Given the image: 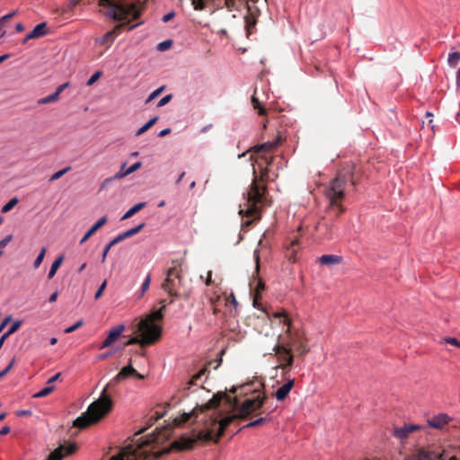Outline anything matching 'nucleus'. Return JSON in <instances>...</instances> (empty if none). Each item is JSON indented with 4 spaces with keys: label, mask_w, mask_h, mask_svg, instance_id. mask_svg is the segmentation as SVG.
Segmentation results:
<instances>
[{
    "label": "nucleus",
    "mask_w": 460,
    "mask_h": 460,
    "mask_svg": "<svg viewBox=\"0 0 460 460\" xmlns=\"http://www.w3.org/2000/svg\"><path fill=\"white\" fill-rule=\"evenodd\" d=\"M266 395L257 396L253 399L245 400L239 407L238 413L218 419L217 416H210L205 422V429L194 431L192 437L182 436L173 441L172 447L177 450L192 449L198 441H217L223 435L226 429L236 419H243L261 409L265 403Z\"/></svg>",
    "instance_id": "nucleus-1"
},
{
    "label": "nucleus",
    "mask_w": 460,
    "mask_h": 460,
    "mask_svg": "<svg viewBox=\"0 0 460 460\" xmlns=\"http://www.w3.org/2000/svg\"><path fill=\"white\" fill-rule=\"evenodd\" d=\"M161 418H149L147 426L138 430L135 437L143 433L146 429L153 426ZM172 434V428L163 426L156 428L151 434L138 438H134L131 443L121 447L118 454L111 456L109 460H152L161 456V452H153L154 444H162L166 441Z\"/></svg>",
    "instance_id": "nucleus-2"
},
{
    "label": "nucleus",
    "mask_w": 460,
    "mask_h": 460,
    "mask_svg": "<svg viewBox=\"0 0 460 460\" xmlns=\"http://www.w3.org/2000/svg\"><path fill=\"white\" fill-rule=\"evenodd\" d=\"M134 374H137V370L131 365L124 367L102 390L100 398L92 402L87 411L75 420L74 426L78 429H85L97 423L107 415L112 408V401L107 394L108 387L115 385Z\"/></svg>",
    "instance_id": "nucleus-3"
},
{
    "label": "nucleus",
    "mask_w": 460,
    "mask_h": 460,
    "mask_svg": "<svg viewBox=\"0 0 460 460\" xmlns=\"http://www.w3.org/2000/svg\"><path fill=\"white\" fill-rule=\"evenodd\" d=\"M162 318H140L134 325L133 332L137 334L141 341V347L155 344L162 337L163 326L158 322Z\"/></svg>",
    "instance_id": "nucleus-4"
},
{
    "label": "nucleus",
    "mask_w": 460,
    "mask_h": 460,
    "mask_svg": "<svg viewBox=\"0 0 460 460\" xmlns=\"http://www.w3.org/2000/svg\"><path fill=\"white\" fill-rule=\"evenodd\" d=\"M222 400H226L227 404L236 406L237 405V399L232 398L230 395H228L226 393H217L213 395V397L207 402L205 404H202L200 406L195 407L191 412L190 413H183L181 416V419H175V424L179 425L181 423H185L190 420L192 416H198L199 412H203L207 410L216 409L219 406Z\"/></svg>",
    "instance_id": "nucleus-5"
},
{
    "label": "nucleus",
    "mask_w": 460,
    "mask_h": 460,
    "mask_svg": "<svg viewBox=\"0 0 460 460\" xmlns=\"http://www.w3.org/2000/svg\"><path fill=\"white\" fill-rule=\"evenodd\" d=\"M347 181V176L340 172L330 182L329 187L325 190V195L330 200V205L333 208H336L339 214L344 211V208L340 201L344 197Z\"/></svg>",
    "instance_id": "nucleus-6"
},
{
    "label": "nucleus",
    "mask_w": 460,
    "mask_h": 460,
    "mask_svg": "<svg viewBox=\"0 0 460 460\" xmlns=\"http://www.w3.org/2000/svg\"><path fill=\"white\" fill-rule=\"evenodd\" d=\"M284 325L287 327V332L289 337L288 345L299 355L304 356L309 352V348L306 343V339L304 337V332L299 331L293 318H283Z\"/></svg>",
    "instance_id": "nucleus-7"
},
{
    "label": "nucleus",
    "mask_w": 460,
    "mask_h": 460,
    "mask_svg": "<svg viewBox=\"0 0 460 460\" xmlns=\"http://www.w3.org/2000/svg\"><path fill=\"white\" fill-rule=\"evenodd\" d=\"M265 188L261 186L257 182L256 177H254L252 181L251 190L248 192L247 197V201L249 203V208L245 211V214L247 216L255 215L258 211V206H263L265 204Z\"/></svg>",
    "instance_id": "nucleus-8"
},
{
    "label": "nucleus",
    "mask_w": 460,
    "mask_h": 460,
    "mask_svg": "<svg viewBox=\"0 0 460 460\" xmlns=\"http://www.w3.org/2000/svg\"><path fill=\"white\" fill-rule=\"evenodd\" d=\"M211 304L215 314L222 313L224 316L238 314V303L233 292L229 296H218L216 300L211 298Z\"/></svg>",
    "instance_id": "nucleus-9"
},
{
    "label": "nucleus",
    "mask_w": 460,
    "mask_h": 460,
    "mask_svg": "<svg viewBox=\"0 0 460 460\" xmlns=\"http://www.w3.org/2000/svg\"><path fill=\"white\" fill-rule=\"evenodd\" d=\"M103 4H109L108 10L105 12L104 15L106 17L111 18L115 22H123L128 19V17L134 13V18L138 16V13L134 11V7H125L121 4L111 3L110 0H101Z\"/></svg>",
    "instance_id": "nucleus-10"
},
{
    "label": "nucleus",
    "mask_w": 460,
    "mask_h": 460,
    "mask_svg": "<svg viewBox=\"0 0 460 460\" xmlns=\"http://www.w3.org/2000/svg\"><path fill=\"white\" fill-rule=\"evenodd\" d=\"M273 351L279 362L278 367L281 368L285 374L288 373L294 362V357L291 354L290 349L286 348L284 345L276 344L273 348Z\"/></svg>",
    "instance_id": "nucleus-11"
},
{
    "label": "nucleus",
    "mask_w": 460,
    "mask_h": 460,
    "mask_svg": "<svg viewBox=\"0 0 460 460\" xmlns=\"http://www.w3.org/2000/svg\"><path fill=\"white\" fill-rule=\"evenodd\" d=\"M181 282L180 271L176 267L170 268L167 271L166 279L163 284L164 289L170 296H177L179 293V286Z\"/></svg>",
    "instance_id": "nucleus-12"
},
{
    "label": "nucleus",
    "mask_w": 460,
    "mask_h": 460,
    "mask_svg": "<svg viewBox=\"0 0 460 460\" xmlns=\"http://www.w3.org/2000/svg\"><path fill=\"white\" fill-rule=\"evenodd\" d=\"M146 224L143 222L139 225H137L135 227H132L123 233L119 234L115 238H113L109 243L106 244V246L103 249L102 254V261L103 262L106 260L107 254L111 249L112 246L118 243V242H122L126 238H128L130 236L135 235L138 232H140L144 227Z\"/></svg>",
    "instance_id": "nucleus-13"
},
{
    "label": "nucleus",
    "mask_w": 460,
    "mask_h": 460,
    "mask_svg": "<svg viewBox=\"0 0 460 460\" xmlns=\"http://www.w3.org/2000/svg\"><path fill=\"white\" fill-rule=\"evenodd\" d=\"M76 449V444L65 442L49 454L48 460H62L64 457L74 454Z\"/></svg>",
    "instance_id": "nucleus-14"
},
{
    "label": "nucleus",
    "mask_w": 460,
    "mask_h": 460,
    "mask_svg": "<svg viewBox=\"0 0 460 460\" xmlns=\"http://www.w3.org/2000/svg\"><path fill=\"white\" fill-rule=\"evenodd\" d=\"M124 331H125V326L123 324H119V325L113 327L112 329H111L107 338L100 345V349L108 348L112 343H114L119 339V337L122 334V332Z\"/></svg>",
    "instance_id": "nucleus-15"
},
{
    "label": "nucleus",
    "mask_w": 460,
    "mask_h": 460,
    "mask_svg": "<svg viewBox=\"0 0 460 460\" xmlns=\"http://www.w3.org/2000/svg\"><path fill=\"white\" fill-rule=\"evenodd\" d=\"M421 426L415 424H408L404 425L401 428H394L393 430V435L399 439H405L409 434L420 430Z\"/></svg>",
    "instance_id": "nucleus-16"
},
{
    "label": "nucleus",
    "mask_w": 460,
    "mask_h": 460,
    "mask_svg": "<svg viewBox=\"0 0 460 460\" xmlns=\"http://www.w3.org/2000/svg\"><path fill=\"white\" fill-rule=\"evenodd\" d=\"M279 143H280V137H279L272 141H267L262 144L256 145V146L251 147L249 151L254 152V153H259V152H262V151L270 152V151L276 149L279 146Z\"/></svg>",
    "instance_id": "nucleus-17"
},
{
    "label": "nucleus",
    "mask_w": 460,
    "mask_h": 460,
    "mask_svg": "<svg viewBox=\"0 0 460 460\" xmlns=\"http://www.w3.org/2000/svg\"><path fill=\"white\" fill-rule=\"evenodd\" d=\"M450 417L445 413H439L437 416L432 417L428 420V424L429 427L441 429H443L450 420Z\"/></svg>",
    "instance_id": "nucleus-18"
},
{
    "label": "nucleus",
    "mask_w": 460,
    "mask_h": 460,
    "mask_svg": "<svg viewBox=\"0 0 460 460\" xmlns=\"http://www.w3.org/2000/svg\"><path fill=\"white\" fill-rule=\"evenodd\" d=\"M295 380L289 379L287 383H285L282 386H280L274 394V396L277 398L278 401H284L288 394L290 393L291 389L294 387Z\"/></svg>",
    "instance_id": "nucleus-19"
},
{
    "label": "nucleus",
    "mask_w": 460,
    "mask_h": 460,
    "mask_svg": "<svg viewBox=\"0 0 460 460\" xmlns=\"http://www.w3.org/2000/svg\"><path fill=\"white\" fill-rule=\"evenodd\" d=\"M108 217L106 216L98 219L95 224H93L90 229L84 234V235L80 240V244L85 243L99 228H101L107 222Z\"/></svg>",
    "instance_id": "nucleus-20"
},
{
    "label": "nucleus",
    "mask_w": 460,
    "mask_h": 460,
    "mask_svg": "<svg viewBox=\"0 0 460 460\" xmlns=\"http://www.w3.org/2000/svg\"><path fill=\"white\" fill-rule=\"evenodd\" d=\"M47 23L41 22L37 24L31 31H30L23 40V43H26L29 40L44 36L47 34L46 31Z\"/></svg>",
    "instance_id": "nucleus-21"
},
{
    "label": "nucleus",
    "mask_w": 460,
    "mask_h": 460,
    "mask_svg": "<svg viewBox=\"0 0 460 460\" xmlns=\"http://www.w3.org/2000/svg\"><path fill=\"white\" fill-rule=\"evenodd\" d=\"M140 167H141V163L140 162H136L132 165H130L129 167H127V164L124 163L120 166L119 171L115 173V178H119V179L124 178L125 176H127V175H128L130 173H133L134 172H136Z\"/></svg>",
    "instance_id": "nucleus-22"
},
{
    "label": "nucleus",
    "mask_w": 460,
    "mask_h": 460,
    "mask_svg": "<svg viewBox=\"0 0 460 460\" xmlns=\"http://www.w3.org/2000/svg\"><path fill=\"white\" fill-rule=\"evenodd\" d=\"M318 260L320 263L332 267L341 263L342 257L335 254H324L319 257Z\"/></svg>",
    "instance_id": "nucleus-23"
},
{
    "label": "nucleus",
    "mask_w": 460,
    "mask_h": 460,
    "mask_svg": "<svg viewBox=\"0 0 460 460\" xmlns=\"http://www.w3.org/2000/svg\"><path fill=\"white\" fill-rule=\"evenodd\" d=\"M115 30H111L106 32L102 38L96 39L95 42L99 45H107L108 47H110L115 40Z\"/></svg>",
    "instance_id": "nucleus-24"
},
{
    "label": "nucleus",
    "mask_w": 460,
    "mask_h": 460,
    "mask_svg": "<svg viewBox=\"0 0 460 460\" xmlns=\"http://www.w3.org/2000/svg\"><path fill=\"white\" fill-rule=\"evenodd\" d=\"M208 373H209V370L205 366L197 374L192 376L190 380L187 383V385H188L187 388L190 389V386L196 385L198 384V381H199L201 379V377L204 376H208Z\"/></svg>",
    "instance_id": "nucleus-25"
},
{
    "label": "nucleus",
    "mask_w": 460,
    "mask_h": 460,
    "mask_svg": "<svg viewBox=\"0 0 460 460\" xmlns=\"http://www.w3.org/2000/svg\"><path fill=\"white\" fill-rule=\"evenodd\" d=\"M146 206V202H139L131 207L121 217V220L128 219L141 210Z\"/></svg>",
    "instance_id": "nucleus-26"
},
{
    "label": "nucleus",
    "mask_w": 460,
    "mask_h": 460,
    "mask_svg": "<svg viewBox=\"0 0 460 460\" xmlns=\"http://www.w3.org/2000/svg\"><path fill=\"white\" fill-rule=\"evenodd\" d=\"M64 260V255L58 256L52 263L50 270L48 273V279H52L57 273L58 268L60 267L62 261Z\"/></svg>",
    "instance_id": "nucleus-27"
},
{
    "label": "nucleus",
    "mask_w": 460,
    "mask_h": 460,
    "mask_svg": "<svg viewBox=\"0 0 460 460\" xmlns=\"http://www.w3.org/2000/svg\"><path fill=\"white\" fill-rule=\"evenodd\" d=\"M158 120V117H153L148 121H146L141 128H139L136 133V136H140L148 130L156 121Z\"/></svg>",
    "instance_id": "nucleus-28"
},
{
    "label": "nucleus",
    "mask_w": 460,
    "mask_h": 460,
    "mask_svg": "<svg viewBox=\"0 0 460 460\" xmlns=\"http://www.w3.org/2000/svg\"><path fill=\"white\" fill-rule=\"evenodd\" d=\"M264 288H265L264 283L261 280H260L258 282L257 288L255 289V292H254V295H253V302H252L253 306L257 307L259 309H260V307L258 305V301H259V299L261 297L260 293H261V291L264 290Z\"/></svg>",
    "instance_id": "nucleus-29"
},
{
    "label": "nucleus",
    "mask_w": 460,
    "mask_h": 460,
    "mask_svg": "<svg viewBox=\"0 0 460 460\" xmlns=\"http://www.w3.org/2000/svg\"><path fill=\"white\" fill-rule=\"evenodd\" d=\"M22 321H16L13 322L11 325V327L8 329L6 332H4L1 337L4 340H6L10 335L14 333L21 326Z\"/></svg>",
    "instance_id": "nucleus-30"
},
{
    "label": "nucleus",
    "mask_w": 460,
    "mask_h": 460,
    "mask_svg": "<svg viewBox=\"0 0 460 460\" xmlns=\"http://www.w3.org/2000/svg\"><path fill=\"white\" fill-rule=\"evenodd\" d=\"M58 98H59L58 93L54 92L53 93L38 100V104H47L49 102H56Z\"/></svg>",
    "instance_id": "nucleus-31"
},
{
    "label": "nucleus",
    "mask_w": 460,
    "mask_h": 460,
    "mask_svg": "<svg viewBox=\"0 0 460 460\" xmlns=\"http://www.w3.org/2000/svg\"><path fill=\"white\" fill-rule=\"evenodd\" d=\"M168 311L166 310V305L164 304V302H161L159 304V307L156 308L153 313L149 314H146L145 316H153V317H155V316H163L164 314H167Z\"/></svg>",
    "instance_id": "nucleus-32"
},
{
    "label": "nucleus",
    "mask_w": 460,
    "mask_h": 460,
    "mask_svg": "<svg viewBox=\"0 0 460 460\" xmlns=\"http://www.w3.org/2000/svg\"><path fill=\"white\" fill-rule=\"evenodd\" d=\"M267 421V418H264V417H261V418H258L257 420H252V421H250L249 423H247L246 425L243 426L240 430L242 429H249V428H254V427H258L260 425H262L263 423H265Z\"/></svg>",
    "instance_id": "nucleus-33"
},
{
    "label": "nucleus",
    "mask_w": 460,
    "mask_h": 460,
    "mask_svg": "<svg viewBox=\"0 0 460 460\" xmlns=\"http://www.w3.org/2000/svg\"><path fill=\"white\" fill-rule=\"evenodd\" d=\"M460 59V52L455 51L448 55L447 63L450 66H455Z\"/></svg>",
    "instance_id": "nucleus-34"
},
{
    "label": "nucleus",
    "mask_w": 460,
    "mask_h": 460,
    "mask_svg": "<svg viewBox=\"0 0 460 460\" xmlns=\"http://www.w3.org/2000/svg\"><path fill=\"white\" fill-rule=\"evenodd\" d=\"M54 388L55 386L54 385H49L43 389H41L40 392H38L37 394H35L33 395L34 398H41V397H45V396H48L49 394H50L53 391H54Z\"/></svg>",
    "instance_id": "nucleus-35"
},
{
    "label": "nucleus",
    "mask_w": 460,
    "mask_h": 460,
    "mask_svg": "<svg viewBox=\"0 0 460 460\" xmlns=\"http://www.w3.org/2000/svg\"><path fill=\"white\" fill-rule=\"evenodd\" d=\"M19 202V199L17 198L11 199L6 204H4L2 208V213H7L9 212L17 203Z\"/></svg>",
    "instance_id": "nucleus-36"
},
{
    "label": "nucleus",
    "mask_w": 460,
    "mask_h": 460,
    "mask_svg": "<svg viewBox=\"0 0 460 460\" xmlns=\"http://www.w3.org/2000/svg\"><path fill=\"white\" fill-rule=\"evenodd\" d=\"M165 88V85H162L160 86L159 88L155 89V91H153L149 95L148 97L146 98V103H149L151 102L153 100H155L158 95H160L162 93V92L164 90Z\"/></svg>",
    "instance_id": "nucleus-37"
},
{
    "label": "nucleus",
    "mask_w": 460,
    "mask_h": 460,
    "mask_svg": "<svg viewBox=\"0 0 460 460\" xmlns=\"http://www.w3.org/2000/svg\"><path fill=\"white\" fill-rule=\"evenodd\" d=\"M79 1L80 0H69L68 4L66 6L62 7L61 10H58V12H59L60 14H66L68 12H70L72 8L79 3Z\"/></svg>",
    "instance_id": "nucleus-38"
},
{
    "label": "nucleus",
    "mask_w": 460,
    "mask_h": 460,
    "mask_svg": "<svg viewBox=\"0 0 460 460\" xmlns=\"http://www.w3.org/2000/svg\"><path fill=\"white\" fill-rule=\"evenodd\" d=\"M45 254H46V248L43 247L34 261L33 267L35 269H38L40 266V264L42 263L43 259L45 257Z\"/></svg>",
    "instance_id": "nucleus-39"
},
{
    "label": "nucleus",
    "mask_w": 460,
    "mask_h": 460,
    "mask_svg": "<svg viewBox=\"0 0 460 460\" xmlns=\"http://www.w3.org/2000/svg\"><path fill=\"white\" fill-rule=\"evenodd\" d=\"M172 45V40H166L157 44L156 49L159 51H165Z\"/></svg>",
    "instance_id": "nucleus-40"
},
{
    "label": "nucleus",
    "mask_w": 460,
    "mask_h": 460,
    "mask_svg": "<svg viewBox=\"0 0 460 460\" xmlns=\"http://www.w3.org/2000/svg\"><path fill=\"white\" fill-rule=\"evenodd\" d=\"M71 167L70 166H67L62 170H59L58 172H56L55 173H53L49 179L50 181H56V180H58L59 178H61L65 173H66L68 171H70Z\"/></svg>",
    "instance_id": "nucleus-41"
},
{
    "label": "nucleus",
    "mask_w": 460,
    "mask_h": 460,
    "mask_svg": "<svg viewBox=\"0 0 460 460\" xmlns=\"http://www.w3.org/2000/svg\"><path fill=\"white\" fill-rule=\"evenodd\" d=\"M439 343H447V344H450V345H453L455 347H457V348H460V341L454 338V337H446V338H443Z\"/></svg>",
    "instance_id": "nucleus-42"
},
{
    "label": "nucleus",
    "mask_w": 460,
    "mask_h": 460,
    "mask_svg": "<svg viewBox=\"0 0 460 460\" xmlns=\"http://www.w3.org/2000/svg\"><path fill=\"white\" fill-rule=\"evenodd\" d=\"M255 23H256V21L253 17H252L250 15L245 16V27H246L247 32L249 34L251 33V28L252 26H254Z\"/></svg>",
    "instance_id": "nucleus-43"
},
{
    "label": "nucleus",
    "mask_w": 460,
    "mask_h": 460,
    "mask_svg": "<svg viewBox=\"0 0 460 460\" xmlns=\"http://www.w3.org/2000/svg\"><path fill=\"white\" fill-rule=\"evenodd\" d=\"M13 239V234H8L4 239L0 241V257L4 253V247L8 244V243Z\"/></svg>",
    "instance_id": "nucleus-44"
},
{
    "label": "nucleus",
    "mask_w": 460,
    "mask_h": 460,
    "mask_svg": "<svg viewBox=\"0 0 460 460\" xmlns=\"http://www.w3.org/2000/svg\"><path fill=\"white\" fill-rule=\"evenodd\" d=\"M101 75H102V72L101 71H96L95 73H93L90 76V78L87 80L86 85L87 86L93 85L100 78Z\"/></svg>",
    "instance_id": "nucleus-45"
},
{
    "label": "nucleus",
    "mask_w": 460,
    "mask_h": 460,
    "mask_svg": "<svg viewBox=\"0 0 460 460\" xmlns=\"http://www.w3.org/2000/svg\"><path fill=\"white\" fill-rule=\"evenodd\" d=\"M84 324L83 321L80 320L78 322H76L75 324H73L72 326L66 328L64 330V332L65 333H70V332H73L74 331L77 330L78 328H80L82 325Z\"/></svg>",
    "instance_id": "nucleus-46"
},
{
    "label": "nucleus",
    "mask_w": 460,
    "mask_h": 460,
    "mask_svg": "<svg viewBox=\"0 0 460 460\" xmlns=\"http://www.w3.org/2000/svg\"><path fill=\"white\" fill-rule=\"evenodd\" d=\"M141 339L137 334H135L134 337L130 338L128 341L124 343L125 346L139 344L141 346Z\"/></svg>",
    "instance_id": "nucleus-47"
},
{
    "label": "nucleus",
    "mask_w": 460,
    "mask_h": 460,
    "mask_svg": "<svg viewBox=\"0 0 460 460\" xmlns=\"http://www.w3.org/2000/svg\"><path fill=\"white\" fill-rule=\"evenodd\" d=\"M172 99V94H167L165 96H164L157 103V107H163L164 105H166L168 102H171V100Z\"/></svg>",
    "instance_id": "nucleus-48"
},
{
    "label": "nucleus",
    "mask_w": 460,
    "mask_h": 460,
    "mask_svg": "<svg viewBox=\"0 0 460 460\" xmlns=\"http://www.w3.org/2000/svg\"><path fill=\"white\" fill-rule=\"evenodd\" d=\"M252 102L253 103L254 109L259 111V114H261V115L264 114L265 110L261 107V105L259 102L258 99L256 97H252Z\"/></svg>",
    "instance_id": "nucleus-49"
},
{
    "label": "nucleus",
    "mask_w": 460,
    "mask_h": 460,
    "mask_svg": "<svg viewBox=\"0 0 460 460\" xmlns=\"http://www.w3.org/2000/svg\"><path fill=\"white\" fill-rule=\"evenodd\" d=\"M115 180H119V178H115V174L111 177L106 178L101 185V190L105 189L110 183H111Z\"/></svg>",
    "instance_id": "nucleus-50"
},
{
    "label": "nucleus",
    "mask_w": 460,
    "mask_h": 460,
    "mask_svg": "<svg viewBox=\"0 0 460 460\" xmlns=\"http://www.w3.org/2000/svg\"><path fill=\"white\" fill-rule=\"evenodd\" d=\"M68 86H69V82H66V83L58 85L55 92L58 93V95H60L65 91V89H66Z\"/></svg>",
    "instance_id": "nucleus-51"
},
{
    "label": "nucleus",
    "mask_w": 460,
    "mask_h": 460,
    "mask_svg": "<svg viewBox=\"0 0 460 460\" xmlns=\"http://www.w3.org/2000/svg\"><path fill=\"white\" fill-rule=\"evenodd\" d=\"M106 287V280H104L102 285L99 287V288L97 289V291L95 292V295H94V297L95 298H98L101 296V295L102 294L104 288Z\"/></svg>",
    "instance_id": "nucleus-52"
},
{
    "label": "nucleus",
    "mask_w": 460,
    "mask_h": 460,
    "mask_svg": "<svg viewBox=\"0 0 460 460\" xmlns=\"http://www.w3.org/2000/svg\"><path fill=\"white\" fill-rule=\"evenodd\" d=\"M129 22L128 21V18L126 20V21H123V22H119V24H117L113 30H115V34L117 33L118 31L121 30L122 28H124L128 23Z\"/></svg>",
    "instance_id": "nucleus-53"
},
{
    "label": "nucleus",
    "mask_w": 460,
    "mask_h": 460,
    "mask_svg": "<svg viewBox=\"0 0 460 460\" xmlns=\"http://www.w3.org/2000/svg\"><path fill=\"white\" fill-rule=\"evenodd\" d=\"M175 15V13L174 12H170L168 13H166L165 15L163 16L162 18V21L164 22H168L171 19H172Z\"/></svg>",
    "instance_id": "nucleus-54"
},
{
    "label": "nucleus",
    "mask_w": 460,
    "mask_h": 460,
    "mask_svg": "<svg viewBox=\"0 0 460 460\" xmlns=\"http://www.w3.org/2000/svg\"><path fill=\"white\" fill-rule=\"evenodd\" d=\"M13 362H14V360L13 359V360L8 364V366H7V367H6L3 371H1V372H0V373H1V375H2L3 376H5V375H6V374L11 370V368H12V367H13Z\"/></svg>",
    "instance_id": "nucleus-55"
},
{
    "label": "nucleus",
    "mask_w": 460,
    "mask_h": 460,
    "mask_svg": "<svg viewBox=\"0 0 460 460\" xmlns=\"http://www.w3.org/2000/svg\"><path fill=\"white\" fill-rule=\"evenodd\" d=\"M149 284H150V277L148 276L145 281L143 282L142 284V291L145 292L148 288H149Z\"/></svg>",
    "instance_id": "nucleus-56"
},
{
    "label": "nucleus",
    "mask_w": 460,
    "mask_h": 460,
    "mask_svg": "<svg viewBox=\"0 0 460 460\" xmlns=\"http://www.w3.org/2000/svg\"><path fill=\"white\" fill-rule=\"evenodd\" d=\"M213 283L212 281V271H208V274H207V278H206V280H205V284L207 286H209Z\"/></svg>",
    "instance_id": "nucleus-57"
},
{
    "label": "nucleus",
    "mask_w": 460,
    "mask_h": 460,
    "mask_svg": "<svg viewBox=\"0 0 460 460\" xmlns=\"http://www.w3.org/2000/svg\"><path fill=\"white\" fill-rule=\"evenodd\" d=\"M253 255H254V258H255V261H256V270H258L259 267H260V264H259L260 256H259V250L258 249H256L254 251Z\"/></svg>",
    "instance_id": "nucleus-58"
},
{
    "label": "nucleus",
    "mask_w": 460,
    "mask_h": 460,
    "mask_svg": "<svg viewBox=\"0 0 460 460\" xmlns=\"http://www.w3.org/2000/svg\"><path fill=\"white\" fill-rule=\"evenodd\" d=\"M171 132V128H166L163 130H161L159 133H158V137H165L166 135H168L169 133Z\"/></svg>",
    "instance_id": "nucleus-59"
},
{
    "label": "nucleus",
    "mask_w": 460,
    "mask_h": 460,
    "mask_svg": "<svg viewBox=\"0 0 460 460\" xmlns=\"http://www.w3.org/2000/svg\"><path fill=\"white\" fill-rule=\"evenodd\" d=\"M12 318H4V321L0 323V332L4 330V328L7 325Z\"/></svg>",
    "instance_id": "nucleus-60"
},
{
    "label": "nucleus",
    "mask_w": 460,
    "mask_h": 460,
    "mask_svg": "<svg viewBox=\"0 0 460 460\" xmlns=\"http://www.w3.org/2000/svg\"><path fill=\"white\" fill-rule=\"evenodd\" d=\"M11 429L9 426H4L0 429V435H7L10 432Z\"/></svg>",
    "instance_id": "nucleus-61"
},
{
    "label": "nucleus",
    "mask_w": 460,
    "mask_h": 460,
    "mask_svg": "<svg viewBox=\"0 0 460 460\" xmlns=\"http://www.w3.org/2000/svg\"><path fill=\"white\" fill-rule=\"evenodd\" d=\"M60 376V373H57L56 375H54L52 377H50L49 380H48V384H51L55 381H57L58 379V377Z\"/></svg>",
    "instance_id": "nucleus-62"
},
{
    "label": "nucleus",
    "mask_w": 460,
    "mask_h": 460,
    "mask_svg": "<svg viewBox=\"0 0 460 460\" xmlns=\"http://www.w3.org/2000/svg\"><path fill=\"white\" fill-rule=\"evenodd\" d=\"M15 31H18V32H22L24 31V26L22 25V23H17L16 26H15Z\"/></svg>",
    "instance_id": "nucleus-63"
},
{
    "label": "nucleus",
    "mask_w": 460,
    "mask_h": 460,
    "mask_svg": "<svg viewBox=\"0 0 460 460\" xmlns=\"http://www.w3.org/2000/svg\"><path fill=\"white\" fill-rule=\"evenodd\" d=\"M456 84L460 87V67L458 68L456 72Z\"/></svg>",
    "instance_id": "nucleus-64"
}]
</instances>
